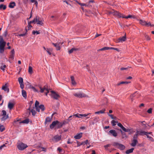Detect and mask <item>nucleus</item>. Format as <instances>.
<instances>
[{
	"mask_svg": "<svg viewBox=\"0 0 154 154\" xmlns=\"http://www.w3.org/2000/svg\"><path fill=\"white\" fill-rule=\"evenodd\" d=\"M113 145L116 146L118 149L121 150H124L125 148V146L117 142H114L113 143Z\"/></svg>",
	"mask_w": 154,
	"mask_h": 154,
	"instance_id": "nucleus-1",
	"label": "nucleus"
},
{
	"mask_svg": "<svg viewBox=\"0 0 154 154\" xmlns=\"http://www.w3.org/2000/svg\"><path fill=\"white\" fill-rule=\"evenodd\" d=\"M27 147L26 144L22 142L20 143L17 145V148L20 150H23Z\"/></svg>",
	"mask_w": 154,
	"mask_h": 154,
	"instance_id": "nucleus-2",
	"label": "nucleus"
},
{
	"mask_svg": "<svg viewBox=\"0 0 154 154\" xmlns=\"http://www.w3.org/2000/svg\"><path fill=\"white\" fill-rule=\"evenodd\" d=\"M73 95L75 97L79 98L85 97L86 96V94L81 92H79L76 93H74L73 94Z\"/></svg>",
	"mask_w": 154,
	"mask_h": 154,
	"instance_id": "nucleus-3",
	"label": "nucleus"
},
{
	"mask_svg": "<svg viewBox=\"0 0 154 154\" xmlns=\"http://www.w3.org/2000/svg\"><path fill=\"white\" fill-rule=\"evenodd\" d=\"M50 93L51 94H50L51 97L54 99L57 100L60 97L59 95L54 91H50Z\"/></svg>",
	"mask_w": 154,
	"mask_h": 154,
	"instance_id": "nucleus-4",
	"label": "nucleus"
},
{
	"mask_svg": "<svg viewBox=\"0 0 154 154\" xmlns=\"http://www.w3.org/2000/svg\"><path fill=\"white\" fill-rule=\"evenodd\" d=\"M6 114V112L5 110H2V114H1V116H3L1 118V120L2 121H5L8 118V115H7Z\"/></svg>",
	"mask_w": 154,
	"mask_h": 154,
	"instance_id": "nucleus-5",
	"label": "nucleus"
},
{
	"mask_svg": "<svg viewBox=\"0 0 154 154\" xmlns=\"http://www.w3.org/2000/svg\"><path fill=\"white\" fill-rule=\"evenodd\" d=\"M6 42H0V53L3 54L4 52L5 47V46Z\"/></svg>",
	"mask_w": 154,
	"mask_h": 154,
	"instance_id": "nucleus-6",
	"label": "nucleus"
},
{
	"mask_svg": "<svg viewBox=\"0 0 154 154\" xmlns=\"http://www.w3.org/2000/svg\"><path fill=\"white\" fill-rule=\"evenodd\" d=\"M61 139V135H57L53 137V140L55 142H57L60 140Z\"/></svg>",
	"mask_w": 154,
	"mask_h": 154,
	"instance_id": "nucleus-7",
	"label": "nucleus"
},
{
	"mask_svg": "<svg viewBox=\"0 0 154 154\" xmlns=\"http://www.w3.org/2000/svg\"><path fill=\"white\" fill-rule=\"evenodd\" d=\"M40 92L41 93H43L45 91H46L47 92L45 93V95L47 96L48 93L49 92L48 89L47 88L46 86H45L43 88H42L41 87H40Z\"/></svg>",
	"mask_w": 154,
	"mask_h": 154,
	"instance_id": "nucleus-8",
	"label": "nucleus"
},
{
	"mask_svg": "<svg viewBox=\"0 0 154 154\" xmlns=\"http://www.w3.org/2000/svg\"><path fill=\"white\" fill-rule=\"evenodd\" d=\"M18 82L20 85V88L23 89L24 87V85L23 84V79L22 77H19L18 78Z\"/></svg>",
	"mask_w": 154,
	"mask_h": 154,
	"instance_id": "nucleus-9",
	"label": "nucleus"
},
{
	"mask_svg": "<svg viewBox=\"0 0 154 154\" xmlns=\"http://www.w3.org/2000/svg\"><path fill=\"white\" fill-rule=\"evenodd\" d=\"M113 15L118 16L119 17H122V18H125V16L124 15H123L120 13L118 11H114V12Z\"/></svg>",
	"mask_w": 154,
	"mask_h": 154,
	"instance_id": "nucleus-10",
	"label": "nucleus"
},
{
	"mask_svg": "<svg viewBox=\"0 0 154 154\" xmlns=\"http://www.w3.org/2000/svg\"><path fill=\"white\" fill-rule=\"evenodd\" d=\"M109 134L112 135L114 137H116L117 136V133L115 130H111L109 131Z\"/></svg>",
	"mask_w": 154,
	"mask_h": 154,
	"instance_id": "nucleus-11",
	"label": "nucleus"
},
{
	"mask_svg": "<svg viewBox=\"0 0 154 154\" xmlns=\"http://www.w3.org/2000/svg\"><path fill=\"white\" fill-rule=\"evenodd\" d=\"M137 143L138 141L137 139H136L134 138V139H133L131 140V145L132 146H135Z\"/></svg>",
	"mask_w": 154,
	"mask_h": 154,
	"instance_id": "nucleus-12",
	"label": "nucleus"
},
{
	"mask_svg": "<svg viewBox=\"0 0 154 154\" xmlns=\"http://www.w3.org/2000/svg\"><path fill=\"white\" fill-rule=\"evenodd\" d=\"M58 122V121H55L53 122L52 124H51L50 127L51 129H53L55 126H57V123Z\"/></svg>",
	"mask_w": 154,
	"mask_h": 154,
	"instance_id": "nucleus-13",
	"label": "nucleus"
},
{
	"mask_svg": "<svg viewBox=\"0 0 154 154\" xmlns=\"http://www.w3.org/2000/svg\"><path fill=\"white\" fill-rule=\"evenodd\" d=\"M126 40V34L125 35L122 37H120L118 39V42H122L125 41Z\"/></svg>",
	"mask_w": 154,
	"mask_h": 154,
	"instance_id": "nucleus-14",
	"label": "nucleus"
},
{
	"mask_svg": "<svg viewBox=\"0 0 154 154\" xmlns=\"http://www.w3.org/2000/svg\"><path fill=\"white\" fill-rule=\"evenodd\" d=\"M2 89L4 90L5 91L7 92V93L9 92V90L6 84H5V85L2 86Z\"/></svg>",
	"mask_w": 154,
	"mask_h": 154,
	"instance_id": "nucleus-15",
	"label": "nucleus"
},
{
	"mask_svg": "<svg viewBox=\"0 0 154 154\" xmlns=\"http://www.w3.org/2000/svg\"><path fill=\"white\" fill-rule=\"evenodd\" d=\"M15 54V51L14 49L12 50L11 52V54L9 57V58L11 60L14 59Z\"/></svg>",
	"mask_w": 154,
	"mask_h": 154,
	"instance_id": "nucleus-16",
	"label": "nucleus"
},
{
	"mask_svg": "<svg viewBox=\"0 0 154 154\" xmlns=\"http://www.w3.org/2000/svg\"><path fill=\"white\" fill-rule=\"evenodd\" d=\"M14 105V103L11 102H9L8 104V107L10 110H11L13 108Z\"/></svg>",
	"mask_w": 154,
	"mask_h": 154,
	"instance_id": "nucleus-17",
	"label": "nucleus"
},
{
	"mask_svg": "<svg viewBox=\"0 0 154 154\" xmlns=\"http://www.w3.org/2000/svg\"><path fill=\"white\" fill-rule=\"evenodd\" d=\"M82 136V133H80L77 134L76 135L74 136V138L75 139H79L81 138Z\"/></svg>",
	"mask_w": 154,
	"mask_h": 154,
	"instance_id": "nucleus-18",
	"label": "nucleus"
},
{
	"mask_svg": "<svg viewBox=\"0 0 154 154\" xmlns=\"http://www.w3.org/2000/svg\"><path fill=\"white\" fill-rule=\"evenodd\" d=\"M118 130H119L121 133L122 138H124L127 137V135L125 132H123L121 129H118Z\"/></svg>",
	"mask_w": 154,
	"mask_h": 154,
	"instance_id": "nucleus-19",
	"label": "nucleus"
},
{
	"mask_svg": "<svg viewBox=\"0 0 154 154\" xmlns=\"http://www.w3.org/2000/svg\"><path fill=\"white\" fill-rule=\"evenodd\" d=\"M52 44L56 48L57 50H59L60 49V47L59 46V43H53Z\"/></svg>",
	"mask_w": 154,
	"mask_h": 154,
	"instance_id": "nucleus-20",
	"label": "nucleus"
},
{
	"mask_svg": "<svg viewBox=\"0 0 154 154\" xmlns=\"http://www.w3.org/2000/svg\"><path fill=\"white\" fill-rule=\"evenodd\" d=\"M52 117H47L45 120V123L46 124L47 122H50L52 120Z\"/></svg>",
	"mask_w": 154,
	"mask_h": 154,
	"instance_id": "nucleus-21",
	"label": "nucleus"
},
{
	"mask_svg": "<svg viewBox=\"0 0 154 154\" xmlns=\"http://www.w3.org/2000/svg\"><path fill=\"white\" fill-rule=\"evenodd\" d=\"M16 4L14 2H10L9 5V7L11 8H13L15 6Z\"/></svg>",
	"mask_w": 154,
	"mask_h": 154,
	"instance_id": "nucleus-22",
	"label": "nucleus"
},
{
	"mask_svg": "<svg viewBox=\"0 0 154 154\" xmlns=\"http://www.w3.org/2000/svg\"><path fill=\"white\" fill-rule=\"evenodd\" d=\"M137 131V132L138 133V134L140 135H142V134H144L145 135H147V134H148V133H147L145 131Z\"/></svg>",
	"mask_w": 154,
	"mask_h": 154,
	"instance_id": "nucleus-23",
	"label": "nucleus"
},
{
	"mask_svg": "<svg viewBox=\"0 0 154 154\" xmlns=\"http://www.w3.org/2000/svg\"><path fill=\"white\" fill-rule=\"evenodd\" d=\"M37 22V24L38 25H42L43 24V23L42 20L41 19L38 17V20Z\"/></svg>",
	"mask_w": 154,
	"mask_h": 154,
	"instance_id": "nucleus-24",
	"label": "nucleus"
},
{
	"mask_svg": "<svg viewBox=\"0 0 154 154\" xmlns=\"http://www.w3.org/2000/svg\"><path fill=\"white\" fill-rule=\"evenodd\" d=\"M134 148H131L130 149L127 150L125 151V153L127 154H129L133 152L134 150Z\"/></svg>",
	"mask_w": 154,
	"mask_h": 154,
	"instance_id": "nucleus-25",
	"label": "nucleus"
},
{
	"mask_svg": "<svg viewBox=\"0 0 154 154\" xmlns=\"http://www.w3.org/2000/svg\"><path fill=\"white\" fill-rule=\"evenodd\" d=\"M7 66L5 65H3L2 64V65L0 67V69H2L3 71L4 72L5 71V69L7 68Z\"/></svg>",
	"mask_w": 154,
	"mask_h": 154,
	"instance_id": "nucleus-26",
	"label": "nucleus"
},
{
	"mask_svg": "<svg viewBox=\"0 0 154 154\" xmlns=\"http://www.w3.org/2000/svg\"><path fill=\"white\" fill-rule=\"evenodd\" d=\"M105 109H103L102 110H100V111L96 112L94 113L96 114H99L100 113H101V114L103 113H104V112H105Z\"/></svg>",
	"mask_w": 154,
	"mask_h": 154,
	"instance_id": "nucleus-27",
	"label": "nucleus"
},
{
	"mask_svg": "<svg viewBox=\"0 0 154 154\" xmlns=\"http://www.w3.org/2000/svg\"><path fill=\"white\" fill-rule=\"evenodd\" d=\"M78 50V48H72L71 50L69 51V54H71L74 51H76Z\"/></svg>",
	"mask_w": 154,
	"mask_h": 154,
	"instance_id": "nucleus-28",
	"label": "nucleus"
},
{
	"mask_svg": "<svg viewBox=\"0 0 154 154\" xmlns=\"http://www.w3.org/2000/svg\"><path fill=\"white\" fill-rule=\"evenodd\" d=\"M22 95L25 98H26L27 97L26 92L24 90H22Z\"/></svg>",
	"mask_w": 154,
	"mask_h": 154,
	"instance_id": "nucleus-29",
	"label": "nucleus"
},
{
	"mask_svg": "<svg viewBox=\"0 0 154 154\" xmlns=\"http://www.w3.org/2000/svg\"><path fill=\"white\" fill-rule=\"evenodd\" d=\"M139 21L140 23L142 25L145 26L146 24V22L144 20H140Z\"/></svg>",
	"mask_w": 154,
	"mask_h": 154,
	"instance_id": "nucleus-30",
	"label": "nucleus"
},
{
	"mask_svg": "<svg viewBox=\"0 0 154 154\" xmlns=\"http://www.w3.org/2000/svg\"><path fill=\"white\" fill-rule=\"evenodd\" d=\"M137 92H135L134 94H133L130 96V98L131 99V101H133V97H136V98H137L138 97L137 96H136V94Z\"/></svg>",
	"mask_w": 154,
	"mask_h": 154,
	"instance_id": "nucleus-31",
	"label": "nucleus"
},
{
	"mask_svg": "<svg viewBox=\"0 0 154 154\" xmlns=\"http://www.w3.org/2000/svg\"><path fill=\"white\" fill-rule=\"evenodd\" d=\"M25 30H26V32L25 33H23V34H19L17 35V36H19V37L23 36H25L27 34V30L26 29V28Z\"/></svg>",
	"mask_w": 154,
	"mask_h": 154,
	"instance_id": "nucleus-32",
	"label": "nucleus"
},
{
	"mask_svg": "<svg viewBox=\"0 0 154 154\" xmlns=\"http://www.w3.org/2000/svg\"><path fill=\"white\" fill-rule=\"evenodd\" d=\"M110 49V47H105L101 49H100L97 50L98 51H103L106 50H108Z\"/></svg>",
	"mask_w": 154,
	"mask_h": 154,
	"instance_id": "nucleus-33",
	"label": "nucleus"
},
{
	"mask_svg": "<svg viewBox=\"0 0 154 154\" xmlns=\"http://www.w3.org/2000/svg\"><path fill=\"white\" fill-rule=\"evenodd\" d=\"M29 122V119H26L21 122L22 123L28 124Z\"/></svg>",
	"mask_w": 154,
	"mask_h": 154,
	"instance_id": "nucleus-34",
	"label": "nucleus"
},
{
	"mask_svg": "<svg viewBox=\"0 0 154 154\" xmlns=\"http://www.w3.org/2000/svg\"><path fill=\"white\" fill-rule=\"evenodd\" d=\"M125 132H128L130 131L129 129H126L123 126L121 128Z\"/></svg>",
	"mask_w": 154,
	"mask_h": 154,
	"instance_id": "nucleus-35",
	"label": "nucleus"
},
{
	"mask_svg": "<svg viewBox=\"0 0 154 154\" xmlns=\"http://www.w3.org/2000/svg\"><path fill=\"white\" fill-rule=\"evenodd\" d=\"M99 117H96L94 119V122H92V124H94V123L97 122L99 121Z\"/></svg>",
	"mask_w": 154,
	"mask_h": 154,
	"instance_id": "nucleus-36",
	"label": "nucleus"
},
{
	"mask_svg": "<svg viewBox=\"0 0 154 154\" xmlns=\"http://www.w3.org/2000/svg\"><path fill=\"white\" fill-rule=\"evenodd\" d=\"M6 8V6L3 4H1L0 5V9H2L3 10H5Z\"/></svg>",
	"mask_w": 154,
	"mask_h": 154,
	"instance_id": "nucleus-37",
	"label": "nucleus"
},
{
	"mask_svg": "<svg viewBox=\"0 0 154 154\" xmlns=\"http://www.w3.org/2000/svg\"><path fill=\"white\" fill-rule=\"evenodd\" d=\"M130 83V82H120V83H118L117 84V85H118V86H119V85L120 84H128V83Z\"/></svg>",
	"mask_w": 154,
	"mask_h": 154,
	"instance_id": "nucleus-38",
	"label": "nucleus"
},
{
	"mask_svg": "<svg viewBox=\"0 0 154 154\" xmlns=\"http://www.w3.org/2000/svg\"><path fill=\"white\" fill-rule=\"evenodd\" d=\"M28 72L30 74H31L32 73V69L31 66H29Z\"/></svg>",
	"mask_w": 154,
	"mask_h": 154,
	"instance_id": "nucleus-39",
	"label": "nucleus"
},
{
	"mask_svg": "<svg viewBox=\"0 0 154 154\" xmlns=\"http://www.w3.org/2000/svg\"><path fill=\"white\" fill-rule=\"evenodd\" d=\"M62 126V124L61 123H60L59 121L57 123V127L58 128H59L61 127Z\"/></svg>",
	"mask_w": 154,
	"mask_h": 154,
	"instance_id": "nucleus-40",
	"label": "nucleus"
},
{
	"mask_svg": "<svg viewBox=\"0 0 154 154\" xmlns=\"http://www.w3.org/2000/svg\"><path fill=\"white\" fill-rule=\"evenodd\" d=\"M111 123L113 126H115L116 125V123H118L117 121H116L114 120H112L111 122Z\"/></svg>",
	"mask_w": 154,
	"mask_h": 154,
	"instance_id": "nucleus-41",
	"label": "nucleus"
},
{
	"mask_svg": "<svg viewBox=\"0 0 154 154\" xmlns=\"http://www.w3.org/2000/svg\"><path fill=\"white\" fill-rule=\"evenodd\" d=\"M38 106L39 108L40 109H41L42 111H43L45 110V107L43 105H41Z\"/></svg>",
	"mask_w": 154,
	"mask_h": 154,
	"instance_id": "nucleus-42",
	"label": "nucleus"
},
{
	"mask_svg": "<svg viewBox=\"0 0 154 154\" xmlns=\"http://www.w3.org/2000/svg\"><path fill=\"white\" fill-rule=\"evenodd\" d=\"M5 129V128L4 126L3 125H1L0 124V131H3Z\"/></svg>",
	"mask_w": 154,
	"mask_h": 154,
	"instance_id": "nucleus-43",
	"label": "nucleus"
},
{
	"mask_svg": "<svg viewBox=\"0 0 154 154\" xmlns=\"http://www.w3.org/2000/svg\"><path fill=\"white\" fill-rule=\"evenodd\" d=\"M31 2L32 3L34 2L35 3L34 4L36 5V7L37 6L38 3L37 2L36 0H31Z\"/></svg>",
	"mask_w": 154,
	"mask_h": 154,
	"instance_id": "nucleus-44",
	"label": "nucleus"
},
{
	"mask_svg": "<svg viewBox=\"0 0 154 154\" xmlns=\"http://www.w3.org/2000/svg\"><path fill=\"white\" fill-rule=\"evenodd\" d=\"M138 135L139 134H138V133L137 132V131L136 133L134 135L133 139H134V138H135L136 139H137V137L138 136Z\"/></svg>",
	"mask_w": 154,
	"mask_h": 154,
	"instance_id": "nucleus-45",
	"label": "nucleus"
},
{
	"mask_svg": "<svg viewBox=\"0 0 154 154\" xmlns=\"http://www.w3.org/2000/svg\"><path fill=\"white\" fill-rule=\"evenodd\" d=\"M52 49L49 48V49H47V50H46L48 53L50 55H51V53L50 51H52Z\"/></svg>",
	"mask_w": 154,
	"mask_h": 154,
	"instance_id": "nucleus-46",
	"label": "nucleus"
},
{
	"mask_svg": "<svg viewBox=\"0 0 154 154\" xmlns=\"http://www.w3.org/2000/svg\"><path fill=\"white\" fill-rule=\"evenodd\" d=\"M145 26H153V25L151 24L150 22H149L148 23L146 22V24Z\"/></svg>",
	"mask_w": 154,
	"mask_h": 154,
	"instance_id": "nucleus-47",
	"label": "nucleus"
},
{
	"mask_svg": "<svg viewBox=\"0 0 154 154\" xmlns=\"http://www.w3.org/2000/svg\"><path fill=\"white\" fill-rule=\"evenodd\" d=\"M38 17H36V18H34V19L32 20L33 23H35L36 22H37L38 20Z\"/></svg>",
	"mask_w": 154,
	"mask_h": 154,
	"instance_id": "nucleus-48",
	"label": "nucleus"
},
{
	"mask_svg": "<svg viewBox=\"0 0 154 154\" xmlns=\"http://www.w3.org/2000/svg\"><path fill=\"white\" fill-rule=\"evenodd\" d=\"M31 112H32V115L34 116L36 114V112L35 110L33 109H32L31 111Z\"/></svg>",
	"mask_w": 154,
	"mask_h": 154,
	"instance_id": "nucleus-49",
	"label": "nucleus"
},
{
	"mask_svg": "<svg viewBox=\"0 0 154 154\" xmlns=\"http://www.w3.org/2000/svg\"><path fill=\"white\" fill-rule=\"evenodd\" d=\"M129 68V66H128L127 67H122L120 69L121 70H126L128 69Z\"/></svg>",
	"mask_w": 154,
	"mask_h": 154,
	"instance_id": "nucleus-50",
	"label": "nucleus"
},
{
	"mask_svg": "<svg viewBox=\"0 0 154 154\" xmlns=\"http://www.w3.org/2000/svg\"><path fill=\"white\" fill-rule=\"evenodd\" d=\"M90 114V113H89V114H80L79 116H81V118L82 117V116H84V117H86V116H88Z\"/></svg>",
	"mask_w": 154,
	"mask_h": 154,
	"instance_id": "nucleus-51",
	"label": "nucleus"
},
{
	"mask_svg": "<svg viewBox=\"0 0 154 154\" xmlns=\"http://www.w3.org/2000/svg\"><path fill=\"white\" fill-rule=\"evenodd\" d=\"M39 104V102L37 101V100H36V101H35V107H37V106H38V105Z\"/></svg>",
	"mask_w": 154,
	"mask_h": 154,
	"instance_id": "nucleus-52",
	"label": "nucleus"
},
{
	"mask_svg": "<svg viewBox=\"0 0 154 154\" xmlns=\"http://www.w3.org/2000/svg\"><path fill=\"white\" fill-rule=\"evenodd\" d=\"M80 114H78V113H77V114H74L73 116H75L76 117H78V118H81V116H79Z\"/></svg>",
	"mask_w": 154,
	"mask_h": 154,
	"instance_id": "nucleus-53",
	"label": "nucleus"
},
{
	"mask_svg": "<svg viewBox=\"0 0 154 154\" xmlns=\"http://www.w3.org/2000/svg\"><path fill=\"white\" fill-rule=\"evenodd\" d=\"M111 145L110 144H108L106 145H105L104 146V147L106 149H108V147H109Z\"/></svg>",
	"mask_w": 154,
	"mask_h": 154,
	"instance_id": "nucleus-54",
	"label": "nucleus"
},
{
	"mask_svg": "<svg viewBox=\"0 0 154 154\" xmlns=\"http://www.w3.org/2000/svg\"><path fill=\"white\" fill-rule=\"evenodd\" d=\"M152 108H150L148 110L147 112L149 113H151L152 112Z\"/></svg>",
	"mask_w": 154,
	"mask_h": 154,
	"instance_id": "nucleus-55",
	"label": "nucleus"
},
{
	"mask_svg": "<svg viewBox=\"0 0 154 154\" xmlns=\"http://www.w3.org/2000/svg\"><path fill=\"white\" fill-rule=\"evenodd\" d=\"M133 17V16L131 15H129L127 16H125V18L128 19V18H131Z\"/></svg>",
	"mask_w": 154,
	"mask_h": 154,
	"instance_id": "nucleus-56",
	"label": "nucleus"
},
{
	"mask_svg": "<svg viewBox=\"0 0 154 154\" xmlns=\"http://www.w3.org/2000/svg\"><path fill=\"white\" fill-rule=\"evenodd\" d=\"M110 49H113V50H116L117 51H119V49L118 48H113V47H110Z\"/></svg>",
	"mask_w": 154,
	"mask_h": 154,
	"instance_id": "nucleus-57",
	"label": "nucleus"
},
{
	"mask_svg": "<svg viewBox=\"0 0 154 154\" xmlns=\"http://www.w3.org/2000/svg\"><path fill=\"white\" fill-rule=\"evenodd\" d=\"M57 150L60 153H62L63 152L62 149L60 147H59L57 148Z\"/></svg>",
	"mask_w": 154,
	"mask_h": 154,
	"instance_id": "nucleus-58",
	"label": "nucleus"
},
{
	"mask_svg": "<svg viewBox=\"0 0 154 154\" xmlns=\"http://www.w3.org/2000/svg\"><path fill=\"white\" fill-rule=\"evenodd\" d=\"M35 33H36L37 34H38L39 33L38 32V31H32V34L34 35L35 34Z\"/></svg>",
	"mask_w": 154,
	"mask_h": 154,
	"instance_id": "nucleus-59",
	"label": "nucleus"
},
{
	"mask_svg": "<svg viewBox=\"0 0 154 154\" xmlns=\"http://www.w3.org/2000/svg\"><path fill=\"white\" fill-rule=\"evenodd\" d=\"M145 38L147 40H149L150 39V38L148 35H146L145 36Z\"/></svg>",
	"mask_w": 154,
	"mask_h": 154,
	"instance_id": "nucleus-60",
	"label": "nucleus"
},
{
	"mask_svg": "<svg viewBox=\"0 0 154 154\" xmlns=\"http://www.w3.org/2000/svg\"><path fill=\"white\" fill-rule=\"evenodd\" d=\"M0 42H1V43L6 42H5L4 41L2 37L0 38Z\"/></svg>",
	"mask_w": 154,
	"mask_h": 154,
	"instance_id": "nucleus-61",
	"label": "nucleus"
},
{
	"mask_svg": "<svg viewBox=\"0 0 154 154\" xmlns=\"http://www.w3.org/2000/svg\"><path fill=\"white\" fill-rule=\"evenodd\" d=\"M71 82L72 84L73 85H75L76 84V83L75 80H72V81Z\"/></svg>",
	"mask_w": 154,
	"mask_h": 154,
	"instance_id": "nucleus-62",
	"label": "nucleus"
},
{
	"mask_svg": "<svg viewBox=\"0 0 154 154\" xmlns=\"http://www.w3.org/2000/svg\"><path fill=\"white\" fill-rule=\"evenodd\" d=\"M117 125L118 126H119V127L120 128H121V127H122L123 125H122L120 123H118L117 124Z\"/></svg>",
	"mask_w": 154,
	"mask_h": 154,
	"instance_id": "nucleus-63",
	"label": "nucleus"
},
{
	"mask_svg": "<svg viewBox=\"0 0 154 154\" xmlns=\"http://www.w3.org/2000/svg\"><path fill=\"white\" fill-rule=\"evenodd\" d=\"M35 108H36V111H37L38 112H40V108H39V107L37 106V107H35Z\"/></svg>",
	"mask_w": 154,
	"mask_h": 154,
	"instance_id": "nucleus-64",
	"label": "nucleus"
}]
</instances>
